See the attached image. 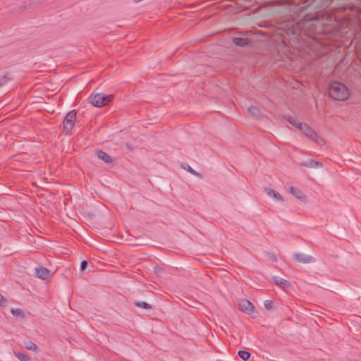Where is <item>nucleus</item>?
I'll return each instance as SVG.
<instances>
[{
  "mask_svg": "<svg viewBox=\"0 0 361 361\" xmlns=\"http://www.w3.org/2000/svg\"><path fill=\"white\" fill-rule=\"evenodd\" d=\"M329 96L336 101H345L348 99L350 93L347 87L343 83L334 81L329 85Z\"/></svg>",
  "mask_w": 361,
  "mask_h": 361,
  "instance_id": "f257e3e1",
  "label": "nucleus"
},
{
  "mask_svg": "<svg viewBox=\"0 0 361 361\" xmlns=\"http://www.w3.org/2000/svg\"><path fill=\"white\" fill-rule=\"evenodd\" d=\"M114 96L113 94H105L104 93L91 94L88 97L89 103L92 106L101 108L113 101Z\"/></svg>",
  "mask_w": 361,
  "mask_h": 361,
  "instance_id": "f03ea898",
  "label": "nucleus"
},
{
  "mask_svg": "<svg viewBox=\"0 0 361 361\" xmlns=\"http://www.w3.org/2000/svg\"><path fill=\"white\" fill-rule=\"evenodd\" d=\"M335 18L331 14L325 12L322 14V18H319L318 16H316V18L314 19V22L312 23V25L315 27L322 26L323 28L317 31L318 33H326L328 32L330 29H328L327 27L331 24V23L334 22Z\"/></svg>",
  "mask_w": 361,
  "mask_h": 361,
  "instance_id": "7ed1b4c3",
  "label": "nucleus"
},
{
  "mask_svg": "<svg viewBox=\"0 0 361 361\" xmlns=\"http://www.w3.org/2000/svg\"><path fill=\"white\" fill-rule=\"evenodd\" d=\"M76 115L77 111L74 109L66 114L63 121V131L66 135H68L75 126Z\"/></svg>",
  "mask_w": 361,
  "mask_h": 361,
  "instance_id": "20e7f679",
  "label": "nucleus"
},
{
  "mask_svg": "<svg viewBox=\"0 0 361 361\" xmlns=\"http://www.w3.org/2000/svg\"><path fill=\"white\" fill-rule=\"evenodd\" d=\"M302 133L309 139L322 145L324 144V140L318 135V134L308 125L306 126Z\"/></svg>",
  "mask_w": 361,
  "mask_h": 361,
  "instance_id": "39448f33",
  "label": "nucleus"
},
{
  "mask_svg": "<svg viewBox=\"0 0 361 361\" xmlns=\"http://www.w3.org/2000/svg\"><path fill=\"white\" fill-rule=\"evenodd\" d=\"M239 310L245 313L250 314L254 312L255 307L247 299H242L238 304Z\"/></svg>",
  "mask_w": 361,
  "mask_h": 361,
  "instance_id": "423d86ee",
  "label": "nucleus"
},
{
  "mask_svg": "<svg viewBox=\"0 0 361 361\" xmlns=\"http://www.w3.org/2000/svg\"><path fill=\"white\" fill-rule=\"evenodd\" d=\"M294 259L299 263L309 264L315 261L314 258L310 255H306L303 253L296 252L293 255Z\"/></svg>",
  "mask_w": 361,
  "mask_h": 361,
  "instance_id": "0eeeda50",
  "label": "nucleus"
},
{
  "mask_svg": "<svg viewBox=\"0 0 361 361\" xmlns=\"http://www.w3.org/2000/svg\"><path fill=\"white\" fill-rule=\"evenodd\" d=\"M36 276L42 280H47L50 277V271L43 267H39L36 269Z\"/></svg>",
  "mask_w": 361,
  "mask_h": 361,
  "instance_id": "6e6552de",
  "label": "nucleus"
},
{
  "mask_svg": "<svg viewBox=\"0 0 361 361\" xmlns=\"http://www.w3.org/2000/svg\"><path fill=\"white\" fill-rule=\"evenodd\" d=\"M290 192L297 199L301 200L302 202H305L307 200L306 195L302 192L300 189L291 186L290 188Z\"/></svg>",
  "mask_w": 361,
  "mask_h": 361,
  "instance_id": "1a4fd4ad",
  "label": "nucleus"
},
{
  "mask_svg": "<svg viewBox=\"0 0 361 361\" xmlns=\"http://www.w3.org/2000/svg\"><path fill=\"white\" fill-rule=\"evenodd\" d=\"M300 165L307 168H320L323 166L322 162L315 161L312 159H309L305 161L301 162Z\"/></svg>",
  "mask_w": 361,
  "mask_h": 361,
  "instance_id": "9d476101",
  "label": "nucleus"
},
{
  "mask_svg": "<svg viewBox=\"0 0 361 361\" xmlns=\"http://www.w3.org/2000/svg\"><path fill=\"white\" fill-rule=\"evenodd\" d=\"M232 42L235 46L240 47H246L251 43V40L243 37H233Z\"/></svg>",
  "mask_w": 361,
  "mask_h": 361,
  "instance_id": "9b49d317",
  "label": "nucleus"
},
{
  "mask_svg": "<svg viewBox=\"0 0 361 361\" xmlns=\"http://www.w3.org/2000/svg\"><path fill=\"white\" fill-rule=\"evenodd\" d=\"M97 155L99 159L102 160L106 164H111L114 161L111 157L103 150H98L97 152Z\"/></svg>",
  "mask_w": 361,
  "mask_h": 361,
  "instance_id": "f8f14e48",
  "label": "nucleus"
},
{
  "mask_svg": "<svg viewBox=\"0 0 361 361\" xmlns=\"http://www.w3.org/2000/svg\"><path fill=\"white\" fill-rule=\"evenodd\" d=\"M264 191L267 194V195H269V197H272L279 201H283L282 196L277 191L274 190V189L265 188Z\"/></svg>",
  "mask_w": 361,
  "mask_h": 361,
  "instance_id": "ddd939ff",
  "label": "nucleus"
},
{
  "mask_svg": "<svg viewBox=\"0 0 361 361\" xmlns=\"http://www.w3.org/2000/svg\"><path fill=\"white\" fill-rule=\"evenodd\" d=\"M272 281L274 282L275 284L278 285L279 286L283 289L288 286V281L279 276H273Z\"/></svg>",
  "mask_w": 361,
  "mask_h": 361,
  "instance_id": "4468645a",
  "label": "nucleus"
},
{
  "mask_svg": "<svg viewBox=\"0 0 361 361\" xmlns=\"http://www.w3.org/2000/svg\"><path fill=\"white\" fill-rule=\"evenodd\" d=\"M247 113L253 118H257L259 116L260 111L259 109L255 106H250L247 109Z\"/></svg>",
  "mask_w": 361,
  "mask_h": 361,
  "instance_id": "2eb2a0df",
  "label": "nucleus"
},
{
  "mask_svg": "<svg viewBox=\"0 0 361 361\" xmlns=\"http://www.w3.org/2000/svg\"><path fill=\"white\" fill-rule=\"evenodd\" d=\"M134 305L139 308L145 309V310H152V307L149 303L145 302V301H135Z\"/></svg>",
  "mask_w": 361,
  "mask_h": 361,
  "instance_id": "dca6fc26",
  "label": "nucleus"
},
{
  "mask_svg": "<svg viewBox=\"0 0 361 361\" xmlns=\"http://www.w3.org/2000/svg\"><path fill=\"white\" fill-rule=\"evenodd\" d=\"M14 355L20 361H31L30 357L24 353L20 351H14Z\"/></svg>",
  "mask_w": 361,
  "mask_h": 361,
  "instance_id": "f3484780",
  "label": "nucleus"
},
{
  "mask_svg": "<svg viewBox=\"0 0 361 361\" xmlns=\"http://www.w3.org/2000/svg\"><path fill=\"white\" fill-rule=\"evenodd\" d=\"M11 78L9 76L8 73H6L4 75H0V87L6 85L8 81L11 80Z\"/></svg>",
  "mask_w": 361,
  "mask_h": 361,
  "instance_id": "a211bd4d",
  "label": "nucleus"
},
{
  "mask_svg": "<svg viewBox=\"0 0 361 361\" xmlns=\"http://www.w3.org/2000/svg\"><path fill=\"white\" fill-rule=\"evenodd\" d=\"M284 118L294 127L296 126L300 121L298 118L291 116H285Z\"/></svg>",
  "mask_w": 361,
  "mask_h": 361,
  "instance_id": "6ab92c4d",
  "label": "nucleus"
},
{
  "mask_svg": "<svg viewBox=\"0 0 361 361\" xmlns=\"http://www.w3.org/2000/svg\"><path fill=\"white\" fill-rule=\"evenodd\" d=\"M24 344L25 348L29 350L37 351L38 349V346L32 341H29L27 342H24Z\"/></svg>",
  "mask_w": 361,
  "mask_h": 361,
  "instance_id": "aec40b11",
  "label": "nucleus"
},
{
  "mask_svg": "<svg viewBox=\"0 0 361 361\" xmlns=\"http://www.w3.org/2000/svg\"><path fill=\"white\" fill-rule=\"evenodd\" d=\"M238 354V356L244 361L248 360L251 355L250 353L246 350H239Z\"/></svg>",
  "mask_w": 361,
  "mask_h": 361,
  "instance_id": "412c9836",
  "label": "nucleus"
},
{
  "mask_svg": "<svg viewBox=\"0 0 361 361\" xmlns=\"http://www.w3.org/2000/svg\"><path fill=\"white\" fill-rule=\"evenodd\" d=\"M353 6L348 4H343L341 6L338 8L331 7L332 10H342V11H346V10H353Z\"/></svg>",
  "mask_w": 361,
  "mask_h": 361,
  "instance_id": "4be33fe9",
  "label": "nucleus"
},
{
  "mask_svg": "<svg viewBox=\"0 0 361 361\" xmlns=\"http://www.w3.org/2000/svg\"><path fill=\"white\" fill-rule=\"evenodd\" d=\"M11 312L15 317H24L23 312H22V310L20 309H18V308H16V309L12 308L11 310Z\"/></svg>",
  "mask_w": 361,
  "mask_h": 361,
  "instance_id": "5701e85b",
  "label": "nucleus"
},
{
  "mask_svg": "<svg viewBox=\"0 0 361 361\" xmlns=\"http://www.w3.org/2000/svg\"><path fill=\"white\" fill-rule=\"evenodd\" d=\"M264 305L267 310H271L274 307V301L271 300H267L264 301Z\"/></svg>",
  "mask_w": 361,
  "mask_h": 361,
  "instance_id": "b1692460",
  "label": "nucleus"
},
{
  "mask_svg": "<svg viewBox=\"0 0 361 361\" xmlns=\"http://www.w3.org/2000/svg\"><path fill=\"white\" fill-rule=\"evenodd\" d=\"M307 124L305 123H302L300 121H299V123H298V125H296V126H295L296 128H298V130H300V131H303L305 128L306 127Z\"/></svg>",
  "mask_w": 361,
  "mask_h": 361,
  "instance_id": "393cba45",
  "label": "nucleus"
},
{
  "mask_svg": "<svg viewBox=\"0 0 361 361\" xmlns=\"http://www.w3.org/2000/svg\"><path fill=\"white\" fill-rule=\"evenodd\" d=\"M307 124L305 123H302L300 121H299V123H298V125H296V126H295L296 128H298V130H300V131H303L305 128L306 127Z\"/></svg>",
  "mask_w": 361,
  "mask_h": 361,
  "instance_id": "a878e982",
  "label": "nucleus"
},
{
  "mask_svg": "<svg viewBox=\"0 0 361 361\" xmlns=\"http://www.w3.org/2000/svg\"><path fill=\"white\" fill-rule=\"evenodd\" d=\"M188 166V168H183L184 169H186L189 173H190L192 175H195V176H199L200 174L195 171L193 169H192L189 165H187Z\"/></svg>",
  "mask_w": 361,
  "mask_h": 361,
  "instance_id": "bb28decb",
  "label": "nucleus"
},
{
  "mask_svg": "<svg viewBox=\"0 0 361 361\" xmlns=\"http://www.w3.org/2000/svg\"><path fill=\"white\" fill-rule=\"evenodd\" d=\"M87 266H88V262L86 260L82 261L81 263H80V270L82 271H85V269H87Z\"/></svg>",
  "mask_w": 361,
  "mask_h": 361,
  "instance_id": "cd10ccee",
  "label": "nucleus"
},
{
  "mask_svg": "<svg viewBox=\"0 0 361 361\" xmlns=\"http://www.w3.org/2000/svg\"><path fill=\"white\" fill-rule=\"evenodd\" d=\"M267 256L269 257L270 260H271L272 262H277V257H276V256L274 253H272V252H267Z\"/></svg>",
  "mask_w": 361,
  "mask_h": 361,
  "instance_id": "c85d7f7f",
  "label": "nucleus"
},
{
  "mask_svg": "<svg viewBox=\"0 0 361 361\" xmlns=\"http://www.w3.org/2000/svg\"><path fill=\"white\" fill-rule=\"evenodd\" d=\"M7 304V300L4 298V297L0 293V307H4Z\"/></svg>",
  "mask_w": 361,
  "mask_h": 361,
  "instance_id": "c756f323",
  "label": "nucleus"
},
{
  "mask_svg": "<svg viewBox=\"0 0 361 361\" xmlns=\"http://www.w3.org/2000/svg\"><path fill=\"white\" fill-rule=\"evenodd\" d=\"M334 0H324L322 5L324 6H327L329 4H331Z\"/></svg>",
  "mask_w": 361,
  "mask_h": 361,
  "instance_id": "7c9ffc66",
  "label": "nucleus"
}]
</instances>
